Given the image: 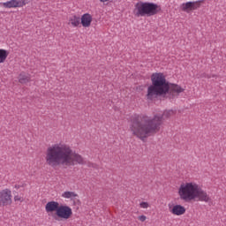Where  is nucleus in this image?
<instances>
[{
    "instance_id": "ddd939ff",
    "label": "nucleus",
    "mask_w": 226,
    "mask_h": 226,
    "mask_svg": "<svg viewBox=\"0 0 226 226\" xmlns=\"http://www.w3.org/2000/svg\"><path fill=\"white\" fill-rule=\"evenodd\" d=\"M61 197L63 199H69L70 200H75L79 197V194L75 192L65 191L62 193Z\"/></svg>"
},
{
    "instance_id": "f257e3e1",
    "label": "nucleus",
    "mask_w": 226,
    "mask_h": 226,
    "mask_svg": "<svg viewBox=\"0 0 226 226\" xmlns=\"http://www.w3.org/2000/svg\"><path fill=\"white\" fill-rule=\"evenodd\" d=\"M176 114L175 110H165L163 114L157 113L153 117L138 116L132 120L130 131L134 137L140 140H146L147 137L158 133L165 119L172 117Z\"/></svg>"
},
{
    "instance_id": "1a4fd4ad",
    "label": "nucleus",
    "mask_w": 226,
    "mask_h": 226,
    "mask_svg": "<svg viewBox=\"0 0 226 226\" xmlns=\"http://www.w3.org/2000/svg\"><path fill=\"white\" fill-rule=\"evenodd\" d=\"M27 4L26 0H9L0 3L1 8L11 10V8H24Z\"/></svg>"
},
{
    "instance_id": "39448f33",
    "label": "nucleus",
    "mask_w": 226,
    "mask_h": 226,
    "mask_svg": "<svg viewBox=\"0 0 226 226\" xmlns=\"http://www.w3.org/2000/svg\"><path fill=\"white\" fill-rule=\"evenodd\" d=\"M45 211L56 222L70 220L73 216V210L68 205H60L56 200L49 201L45 205Z\"/></svg>"
},
{
    "instance_id": "6ab92c4d",
    "label": "nucleus",
    "mask_w": 226,
    "mask_h": 226,
    "mask_svg": "<svg viewBox=\"0 0 226 226\" xmlns=\"http://www.w3.org/2000/svg\"><path fill=\"white\" fill-rule=\"evenodd\" d=\"M138 220H139V222H146V220H147V217L146 215H139L138 216Z\"/></svg>"
},
{
    "instance_id": "423d86ee",
    "label": "nucleus",
    "mask_w": 226,
    "mask_h": 226,
    "mask_svg": "<svg viewBox=\"0 0 226 226\" xmlns=\"http://www.w3.org/2000/svg\"><path fill=\"white\" fill-rule=\"evenodd\" d=\"M162 11L160 5L150 3L139 1L135 4L133 13L135 17H153L158 15Z\"/></svg>"
},
{
    "instance_id": "dca6fc26",
    "label": "nucleus",
    "mask_w": 226,
    "mask_h": 226,
    "mask_svg": "<svg viewBox=\"0 0 226 226\" xmlns=\"http://www.w3.org/2000/svg\"><path fill=\"white\" fill-rule=\"evenodd\" d=\"M139 207L141 209H148V207H151V206L149 205V203L147 201H142L139 203Z\"/></svg>"
},
{
    "instance_id": "f3484780",
    "label": "nucleus",
    "mask_w": 226,
    "mask_h": 226,
    "mask_svg": "<svg viewBox=\"0 0 226 226\" xmlns=\"http://www.w3.org/2000/svg\"><path fill=\"white\" fill-rule=\"evenodd\" d=\"M14 200H15V202H24V198H22V197H20L19 195H16L14 197Z\"/></svg>"
},
{
    "instance_id": "2eb2a0df",
    "label": "nucleus",
    "mask_w": 226,
    "mask_h": 226,
    "mask_svg": "<svg viewBox=\"0 0 226 226\" xmlns=\"http://www.w3.org/2000/svg\"><path fill=\"white\" fill-rule=\"evenodd\" d=\"M10 53L6 49H0V64L5 63L6 59H8V56Z\"/></svg>"
},
{
    "instance_id": "4468645a",
    "label": "nucleus",
    "mask_w": 226,
    "mask_h": 226,
    "mask_svg": "<svg viewBox=\"0 0 226 226\" xmlns=\"http://www.w3.org/2000/svg\"><path fill=\"white\" fill-rule=\"evenodd\" d=\"M19 81L20 84H27V82L31 81V75L21 72L19 76Z\"/></svg>"
},
{
    "instance_id": "f8f14e48",
    "label": "nucleus",
    "mask_w": 226,
    "mask_h": 226,
    "mask_svg": "<svg viewBox=\"0 0 226 226\" xmlns=\"http://www.w3.org/2000/svg\"><path fill=\"white\" fill-rule=\"evenodd\" d=\"M69 26H72V27H79L80 26V18L77 15L69 17Z\"/></svg>"
},
{
    "instance_id": "aec40b11",
    "label": "nucleus",
    "mask_w": 226,
    "mask_h": 226,
    "mask_svg": "<svg viewBox=\"0 0 226 226\" xmlns=\"http://www.w3.org/2000/svg\"><path fill=\"white\" fill-rule=\"evenodd\" d=\"M101 3H109L110 0H99Z\"/></svg>"
},
{
    "instance_id": "9d476101",
    "label": "nucleus",
    "mask_w": 226,
    "mask_h": 226,
    "mask_svg": "<svg viewBox=\"0 0 226 226\" xmlns=\"http://www.w3.org/2000/svg\"><path fill=\"white\" fill-rule=\"evenodd\" d=\"M169 211L171 213V215H174L175 216H182V215H185L186 213V208L179 204H169L168 205Z\"/></svg>"
},
{
    "instance_id": "0eeeda50",
    "label": "nucleus",
    "mask_w": 226,
    "mask_h": 226,
    "mask_svg": "<svg viewBox=\"0 0 226 226\" xmlns=\"http://www.w3.org/2000/svg\"><path fill=\"white\" fill-rule=\"evenodd\" d=\"M13 204L11 190L5 188L0 191V207H8Z\"/></svg>"
},
{
    "instance_id": "a211bd4d",
    "label": "nucleus",
    "mask_w": 226,
    "mask_h": 226,
    "mask_svg": "<svg viewBox=\"0 0 226 226\" xmlns=\"http://www.w3.org/2000/svg\"><path fill=\"white\" fill-rule=\"evenodd\" d=\"M15 190H20V188H24V184L20 183V184H16L14 185Z\"/></svg>"
},
{
    "instance_id": "6e6552de",
    "label": "nucleus",
    "mask_w": 226,
    "mask_h": 226,
    "mask_svg": "<svg viewBox=\"0 0 226 226\" xmlns=\"http://www.w3.org/2000/svg\"><path fill=\"white\" fill-rule=\"evenodd\" d=\"M202 3H204V0L187 2V3L182 4L180 8H181L182 11H185V13H191V11L199 10V8H200Z\"/></svg>"
},
{
    "instance_id": "7ed1b4c3",
    "label": "nucleus",
    "mask_w": 226,
    "mask_h": 226,
    "mask_svg": "<svg viewBox=\"0 0 226 226\" xmlns=\"http://www.w3.org/2000/svg\"><path fill=\"white\" fill-rule=\"evenodd\" d=\"M151 82L147 87V99L153 101L158 96H164L170 93L172 96L176 94H180V93L185 92V88L181 87L179 85L170 84L167 81V76L163 72H154L151 75Z\"/></svg>"
},
{
    "instance_id": "f03ea898",
    "label": "nucleus",
    "mask_w": 226,
    "mask_h": 226,
    "mask_svg": "<svg viewBox=\"0 0 226 226\" xmlns=\"http://www.w3.org/2000/svg\"><path fill=\"white\" fill-rule=\"evenodd\" d=\"M45 161L49 167L56 169L59 165L64 167H75V165H86V159L80 154L73 151L66 143H56L46 150Z\"/></svg>"
},
{
    "instance_id": "20e7f679",
    "label": "nucleus",
    "mask_w": 226,
    "mask_h": 226,
    "mask_svg": "<svg viewBox=\"0 0 226 226\" xmlns=\"http://www.w3.org/2000/svg\"><path fill=\"white\" fill-rule=\"evenodd\" d=\"M178 196L184 202H211V196L200 185L193 181L182 183L177 190Z\"/></svg>"
},
{
    "instance_id": "9b49d317",
    "label": "nucleus",
    "mask_w": 226,
    "mask_h": 226,
    "mask_svg": "<svg viewBox=\"0 0 226 226\" xmlns=\"http://www.w3.org/2000/svg\"><path fill=\"white\" fill-rule=\"evenodd\" d=\"M79 20L82 27H91V24H93V15L87 12L81 16Z\"/></svg>"
}]
</instances>
